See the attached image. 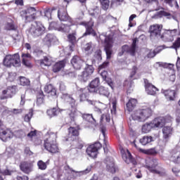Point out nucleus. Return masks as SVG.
<instances>
[{"instance_id":"1","label":"nucleus","mask_w":180,"mask_h":180,"mask_svg":"<svg viewBox=\"0 0 180 180\" xmlns=\"http://www.w3.org/2000/svg\"><path fill=\"white\" fill-rule=\"evenodd\" d=\"M152 116L153 110L150 107L146 106L135 110L131 114L133 120H136L137 122H146V120H148Z\"/></svg>"},{"instance_id":"2","label":"nucleus","mask_w":180,"mask_h":180,"mask_svg":"<svg viewBox=\"0 0 180 180\" xmlns=\"http://www.w3.org/2000/svg\"><path fill=\"white\" fill-rule=\"evenodd\" d=\"M44 148L51 154L60 153L56 134L51 132L49 134V136L44 141Z\"/></svg>"},{"instance_id":"3","label":"nucleus","mask_w":180,"mask_h":180,"mask_svg":"<svg viewBox=\"0 0 180 180\" xmlns=\"http://www.w3.org/2000/svg\"><path fill=\"white\" fill-rule=\"evenodd\" d=\"M145 168L151 172V174H156L160 176H164L165 175V169L158 164V160L152 159L149 163L146 165Z\"/></svg>"},{"instance_id":"4","label":"nucleus","mask_w":180,"mask_h":180,"mask_svg":"<svg viewBox=\"0 0 180 180\" xmlns=\"http://www.w3.org/2000/svg\"><path fill=\"white\" fill-rule=\"evenodd\" d=\"M28 32L32 37H40L46 33V27L41 22H34L29 28Z\"/></svg>"},{"instance_id":"5","label":"nucleus","mask_w":180,"mask_h":180,"mask_svg":"<svg viewBox=\"0 0 180 180\" xmlns=\"http://www.w3.org/2000/svg\"><path fill=\"white\" fill-rule=\"evenodd\" d=\"M58 18L60 22H67L65 26L70 30L71 26H74V20L67 12V8L65 7L60 8L58 11Z\"/></svg>"},{"instance_id":"6","label":"nucleus","mask_w":180,"mask_h":180,"mask_svg":"<svg viewBox=\"0 0 180 180\" xmlns=\"http://www.w3.org/2000/svg\"><path fill=\"white\" fill-rule=\"evenodd\" d=\"M5 67H19L20 65V56L19 53L6 55L3 60Z\"/></svg>"},{"instance_id":"7","label":"nucleus","mask_w":180,"mask_h":180,"mask_svg":"<svg viewBox=\"0 0 180 180\" xmlns=\"http://www.w3.org/2000/svg\"><path fill=\"white\" fill-rule=\"evenodd\" d=\"M79 25L81 26H84L86 29L85 32L82 34L80 39L91 35L94 37H96V36H97L96 31H95V30L94 29V26H95V22L92 19H91L89 21H82L79 22Z\"/></svg>"},{"instance_id":"8","label":"nucleus","mask_w":180,"mask_h":180,"mask_svg":"<svg viewBox=\"0 0 180 180\" xmlns=\"http://www.w3.org/2000/svg\"><path fill=\"white\" fill-rule=\"evenodd\" d=\"M13 137V132L4 124V121L0 119V140L8 141Z\"/></svg>"},{"instance_id":"9","label":"nucleus","mask_w":180,"mask_h":180,"mask_svg":"<svg viewBox=\"0 0 180 180\" xmlns=\"http://www.w3.org/2000/svg\"><path fill=\"white\" fill-rule=\"evenodd\" d=\"M18 92V86H8L7 88L2 91L0 96L1 101H5V99H10L13 98Z\"/></svg>"},{"instance_id":"10","label":"nucleus","mask_w":180,"mask_h":180,"mask_svg":"<svg viewBox=\"0 0 180 180\" xmlns=\"http://www.w3.org/2000/svg\"><path fill=\"white\" fill-rule=\"evenodd\" d=\"M37 15V11L34 7H29L26 10L20 11L21 16H25V21L33 22L36 19Z\"/></svg>"},{"instance_id":"11","label":"nucleus","mask_w":180,"mask_h":180,"mask_svg":"<svg viewBox=\"0 0 180 180\" xmlns=\"http://www.w3.org/2000/svg\"><path fill=\"white\" fill-rule=\"evenodd\" d=\"M120 150L122 158L124 160L126 164H132L133 165H137V161L136 160V158H134L133 155H131V153H130V150H129V149L120 148Z\"/></svg>"},{"instance_id":"12","label":"nucleus","mask_w":180,"mask_h":180,"mask_svg":"<svg viewBox=\"0 0 180 180\" xmlns=\"http://www.w3.org/2000/svg\"><path fill=\"white\" fill-rule=\"evenodd\" d=\"M101 148H102V144L99 142H96L88 146L86 150V153L89 157H91V158H96L98 154V151H99Z\"/></svg>"},{"instance_id":"13","label":"nucleus","mask_w":180,"mask_h":180,"mask_svg":"<svg viewBox=\"0 0 180 180\" xmlns=\"http://www.w3.org/2000/svg\"><path fill=\"white\" fill-rule=\"evenodd\" d=\"M104 43V50L105 51L107 60H110L113 53V50L112 49L113 47V39L110 37H107L105 38Z\"/></svg>"},{"instance_id":"14","label":"nucleus","mask_w":180,"mask_h":180,"mask_svg":"<svg viewBox=\"0 0 180 180\" xmlns=\"http://www.w3.org/2000/svg\"><path fill=\"white\" fill-rule=\"evenodd\" d=\"M95 69L93 65H89L85 68L82 75L79 77V79L81 82H86L89 79V77L94 74Z\"/></svg>"},{"instance_id":"15","label":"nucleus","mask_w":180,"mask_h":180,"mask_svg":"<svg viewBox=\"0 0 180 180\" xmlns=\"http://www.w3.org/2000/svg\"><path fill=\"white\" fill-rule=\"evenodd\" d=\"M79 130H81V127L79 126L76 127H70L68 128V139L70 141H75V140H78L79 139Z\"/></svg>"},{"instance_id":"16","label":"nucleus","mask_w":180,"mask_h":180,"mask_svg":"<svg viewBox=\"0 0 180 180\" xmlns=\"http://www.w3.org/2000/svg\"><path fill=\"white\" fill-rule=\"evenodd\" d=\"M176 34H178V30H167L162 35H161V39H162L164 41H174V39Z\"/></svg>"},{"instance_id":"17","label":"nucleus","mask_w":180,"mask_h":180,"mask_svg":"<svg viewBox=\"0 0 180 180\" xmlns=\"http://www.w3.org/2000/svg\"><path fill=\"white\" fill-rule=\"evenodd\" d=\"M162 30V25L155 24L150 26L149 33L150 37H160L161 36V32Z\"/></svg>"},{"instance_id":"18","label":"nucleus","mask_w":180,"mask_h":180,"mask_svg":"<svg viewBox=\"0 0 180 180\" xmlns=\"http://www.w3.org/2000/svg\"><path fill=\"white\" fill-rule=\"evenodd\" d=\"M145 84V91L148 95H157V92H158V88L155 87L153 84H152L150 81L147 79H144Z\"/></svg>"},{"instance_id":"19","label":"nucleus","mask_w":180,"mask_h":180,"mask_svg":"<svg viewBox=\"0 0 180 180\" xmlns=\"http://www.w3.org/2000/svg\"><path fill=\"white\" fill-rule=\"evenodd\" d=\"M101 86V79L99 77H96L90 82L88 85V91L90 94H94L96 92L99 86Z\"/></svg>"},{"instance_id":"20","label":"nucleus","mask_w":180,"mask_h":180,"mask_svg":"<svg viewBox=\"0 0 180 180\" xmlns=\"http://www.w3.org/2000/svg\"><path fill=\"white\" fill-rule=\"evenodd\" d=\"M155 129H162L167 124V118L165 117H158L152 120Z\"/></svg>"},{"instance_id":"21","label":"nucleus","mask_w":180,"mask_h":180,"mask_svg":"<svg viewBox=\"0 0 180 180\" xmlns=\"http://www.w3.org/2000/svg\"><path fill=\"white\" fill-rule=\"evenodd\" d=\"M106 165V170L110 174H116V166L115 165V160L112 158H106L105 160Z\"/></svg>"},{"instance_id":"22","label":"nucleus","mask_w":180,"mask_h":180,"mask_svg":"<svg viewBox=\"0 0 180 180\" xmlns=\"http://www.w3.org/2000/svg\"><path fill=\"white\" fill-rule=\"evenodd\" d=\"M57 41V37L52 34H48L43 39L44 46L46 47H51L52 44H54Z\"/></svg>"},{"instance_id":"23","label":"nucleus","mask_w":180,"mask_h":180,"mask_svg":"<svg viewBox=\"0 0 180 180\" xmlns=\"http://www.w3.org/2000/svg\"><path fill=\"white\" fill-rule=\"evenodd\" d=\"M70 63L75 70H81L82 68V64H84V60L78 56H75Z\"/></svg>"},{"instance_id":"24","label":"nucleus","mask_w":180,"mask_h":180,"mask_svg":"<svg viewBox=\"0 0 180 180\" xmlns=\"http://www.w3.org/2000/svg\"><path fill=\"white\" fill-rule=\"evenodd\" d=\"M32 168H33V164L27 161L21 162L20 164V169L24 174H29L32 172Z\"/></svg>"},{"instance_id":"25","label":"nucleus","mask_w":180,"mask_h":180,"mask_svg":"<svg viewBox=\"0 0 180 180\" xmlns=\"http://www.w3.org/2000/svg\"><path fill=\"white\" fill-rule=\"evenodd\" d=\"M49 27L51 29H54L55 30H58V32H68L70 30L68 27H66L65 24L62 23L60 25H58V22L56 21H52Z\"/></svg>"},{"instance_id":"26","label":"nucleus","mask_w":180,"mask_h":180,"mask_svg":"<svg viewBox=\"0 0 180 180\" xmlns=\"http://www.w3.org/2000/svg\"><path fill=\"white\" fill-rule=\"evenodd\" d=\"M162 94L167 101H175V98H176V91L175 90H163Z\"/></svg>"},{"instance_id":"27","label":"nucleus","mask_w":180,"mask_h":180,"mask_svg":"<svg viewBox=\"0 0 180 180\" xmlns=\"http://www.w3.org/2000/svg\"><path fill=\"white\" fill-rule=\"evenodd\" d=\"M65 59L56 62L52 67L53 72H60L65 67Z\"/></svg>"},{"instance_id":"28","label":"nucleus","mask_w":180,"mask_h":180,"mask_svg":"<svg viewBox=\"0 0 180 180\" xmlns=\"http://www.w3.org/2000/svg\"><path fill=\"white\" fill-rule=\"evenodd\" d=\"M137 99L136 98H130L129 101L127 103V110L128 112H133L134 109H136V106H137Z\"/></svg>"},{"instance_id":"29","label":"nucleus","mask_w":180,"mask_h":180,"mask_svg":"<svg viewBox=\"0 0 180 180\" xmlns=\"http://www.w3.org/2000/svg\"><path fill=\"white\" fill-rule=\"evenodd\" d=\"M44 92L48 94V96H56L57 95V90L51 84H48L44 87Z\"/></svg>"},{"instance_id":"30","label":"nucleus","mask_w":180,"mask_h":180,"mask_svg":"<svg viewBox=\"0 0 180 180\" xmlns=\"http://www.w3.org/2000/svg\"><path fill=\"white\" fill-rule=\"evenodd\" d=\"M172 127L169 126H165L162 128L163 139H165V140H168L169 137H171V135L172 134Z\"/></svg>"},{"instance_id":"31","label":"nucleus","mask_w":180,"mask_h":180,"mask_svg":"<svg viewBox=\"0 0 180 180\" xmlns=\"http://www.w3.org/2000/svg\"><path fill=\"white\" fill-rule=\"evenodd\" d=\"M94 94H98L101 96H106L107 98L110 94L109 89L103 86H100Z\"/></svg>"},{"instance_id":"32","label":"nucleus","mask_w":180,"mask_h":180,"mask_svg":"<svg viewBox=\"0 0 180 180\" xmlns=\"http://www.w3.org/2000/svg\"><path fill=\"white\" fill-rule=\"evenodd\" d=\"M153 129H155L154 125L153 124V121H150L142 125L141 131H142V133L147 134V133H150V131H151Z\"/></svg>"},{"instance_id":"33","label":"nucleus","mask_w":180,"mask_h":180,"mask_svg":"<svg viewBox=\"0 0 180 180\" xmlns=\"http://www.w3.org/2000/svg\"><path fill=\"white\" fill-rule=\"evenodd\" d=\"M137 41H138L137 38L134 39L132 44L131 45V46H129V49L128 51V54H130V56H132L133 57H134V56H136V49L137 47Z\"/></svg>"},{"instance_id":"34","label":"nucleus","mask_w":180,"mask_h":180,"mask_svg":"<svg viewBox=\"0 0 180 180\" xmlns=\"http://www.w3.org/2000/svg\"><path fill=\"white\" fill-rule=\"evenodd\" d=\"M68 115L70 122H75V119L78 117V111L75 108H72L71 110H68Z\"/></svg>"},{"instance_id":"35","label":"nucleus","mask_w":180,"mask_h":180,"mask_svg":"<svg viewBox=\"0 0 180 180\" xmlns=\"http://www.w3.org/2000/svg\"><path fill=\"white\" fill-rule=\"evenodd\" d=\"M152 141H154V139L151 136H144L139 140V143H141L142 146H147L150 144V143H152Z\"/></svg>"},{"instance_id":"36","label":"nucleus","mask_w":180,"mask_h":180,"mask_svg":"<svg viewBox=\"0 0 180 180\" xmlns=\"http://www.w3.org/2000/svg\"><path fill=\"white\" fill-rule=\"evenodd\" d=\"M44 98H46L44 93L41 90H39L37 94V105L44 103Z\"/></svg>"},{"instance_id":"37","label":"nucleus","mask_w":180,"mask_h":180,"mask_svg":"<svg viewBox=\"0 0 180 180\" xmlns=\"http://www.w3.org/2000/svg\"><path fill=\"white\" fill-rule=\"evenodd\" d=\"M80 91H82V94L79 95L80 101L85 102V101H88L89 92H87L86 89H81Z\"/></svg>"},{"instance_id":"38","label":"nucleus","mask_w":180,"mask_h":180,"mask_svg":"<svg viewBox=\"0 0 180 180\" xmlns=\"http://www.w3.org/2000/svg\"><path fill=\"white\" fill-rule=\"evenodd\" d=\"M40 62V65L44 67H50L51 65V61L47 56H44L43 59L39 60Z\"/></svg>"},{"instance_id":"39","label":"nucleus","mask_w":180,"mask_h":180,"mask_svg":"<svg viewBox=\"0 0 180 180\" xmlns=\"http://www.w3.org/2000/svg\"><path fill=\"white\" fill-rule=\"evenodd\" d=\"M46 113L49 116L51 117H53L54 116H57L58 113H60V110L57 109L56 108H50L46 111Z\"/></svg>"},{"instance_id":"40","label":"nucleus","mask_w":180,"mask_h":180,"mask_svg":"<svg viewBox=\"0 0 180 180\" xmlns=\"http://www.w3.org/2000/svg\"><path fill=\"white\" fill-rule=\"evenodd\" d=\"M75 33L69 34L68 35V40L72 46L77 43V37Z\"/></svg>"},{"instance_id":"41","label":"nucleus","mask_w":180,"mask_h":180,"mask_svg":"<svg viewBox=\"0 0 180 180\" xmlns=\"http://www.w3.org/2000/svg\"><path fill=\"white\" fill-rule=\"evenodd\" d=\"M101 133L104 137V145H103V150L104 152L106 153V151H108V142L105 140L106 138V129H105L104 127H102L101 129Z\"/></svg>"},{"instance_id":"42","label":"nucleus","mask_w":180,"mask_h":180,"mask_svg":"<svg viewBox=\"0 0 180 180\" xmlns=\"http://www.w3.org/2000/svg\"><path fill=\"white\" fill-rule=\"evenodd\" d=\"M20 84L22 86H29L30 85V80L25 77H20Z\"/></svg>"},{"instance_id":"43","label":"nucleus","mask_w":180,"mask_h":180,"mask_svg":"<svg viewBox=\"0 0 180 180\" xmlns=\"http://www.w3.org/2000/svg\"><path fill=\"white\" fill-rule=\"evenodd\" d=\"M37 165L41 171H45V169H47V163L44 162L43 160H39Z\"/></svg>"},{"instance_id":"44","label":"nucleus","mask_w":180,"mask_h":180,"mask_svg":"<svg viewBox=\"0 0 180 180\" xmlns=\"http://www.w3.org/2000/svg\"><path fill=\"white\" fill-rule=\"evenodd\" d=\"M84 50L86 54H92V42L86 44Z\"/></svg>"},{"instance_id":"45","label":"nucleus","mask_w":180,"mask_h":180,"mask_svg":"<svg viewBox=\"0 0 180 180\" xmlns=\"http://www.w3.org/2000/svg\"><path fill=\"white\" fill-rule=\"evenodd\" d=\"M100 3L101 4L102 8L104 11L109 9V5L110 4V1L109 0H100Z\"/></svg>"},{"instance_id":"46","label":"nucleus","mask_w":180,"mask_h":180,"mask_svg":"<svg viewBox=\"0 0 180 180\" xmlns=\"http://www.w3.org/2000/svg\"><path fill=\"white\" fill-rule=\"evenodd\" d=\"M82 117L84 120H86V122H92L94 120V122H96L95 119H94V117L92 116V114H82Z\"/></svg>"},{"instance_id":"47","label":"nucleus","mask_w":180,"mask_h":180,"mask_svg":"<svg viewBox=\"0 0 180 180\" xmlns=\"http://www.w3.org/2000/svg\"><path fill=\"white\" fill-rule=\"evenodd\" d=\"M172 49L178 51V49H180V37H177L174 42L172 44Z\"/></svg>"},{"instance_id":"48","label":"nucleus","mask_w":180,"mask_h":180,"mask_svg":"<svg viewBox=\"0 0 180 180\" xmlns=\"http://www.w3.org/2000/svg\"><path fill=\"white\" fill-rule=\"evenodd\" d=\"M172 161L174 162V164H180V151L178 155H172Z\"/></svg>"},{"instance_id":"49","label":"nucleus","mask_w":180,"mask_h":180,"mask_svg":"<svg viewBox=\"0 0 180 180\" xmlns=\"http://www.w3.org/2000/svg\"><path fill=\"white\" fill-rule=\"evenodd\" d=\"M165 4H168L169 6H176V8H179V6L178 5V2H176V0H164Z\"/></svg>"},{"instance_id":"50","label":"nucleus","mask_w":180,"mask_h":180,"mask_svg":"<svg viewBox=\"0 0 180 180\" xmlns=\"http://www.w3.org/2000/svg\"><path fill=\"white\" fill-rule=\"evenodd\" d=\"M158 16H159V18H168L169 16H171V13L165 11H160L158 13Z\"/></svg>"},{"instance_id":"51","label":"nucleus","mask_w":180,"mask_h":180,"mask_svg":"<svg viewBox=\"0 0 180 180\" xmlns=\"http://www.w3.org/2000/svg\"><path fill=\"white\" fill-rule=\"evenodd\" d=\"M7 79L9 82H13L16 79V72H9Z\"/></svg>"},{"instance_id":"52","label":"nucleus","mask_w":180,"mask_h":180,"mask_svg":"<svg viewBox=\"0 0 180 180\" xmlns=\"http://www.w3.org/2000/svg\"><path fill=\"white\" fill-rule=\"evenodd\" d=\"M146 154H148V155H157L158 152L155 150V148H154L147 150Z\"/></svg>"},{"instance_id":"53","label":"nucleus","mask_w":180,"mask_h":180,"mask_svg":"<svg viewBox=\"0 0 180 180\" xmlns=\"http://www.w3.org/2000/svg\"><path fill=\"white\" fill-rule=\"evenodd\" d=\"M94 57L98 60V61H102V51H96Z\"/></svg>"},{"instance_id":"54","label":"nucleus","mask_w":180,"mask_h":180,"mask_svg":"<svg viewBox=\"0 0 180 180\" xmlns=\"http://www.w3.org/2000/svg\"><path fill=\"white\" fill-rule=\"evenodd\" d=\"M33 117V112H30L29 113L26 114L24 117V121L29 123L30 122L32 117Z\"/></svg>"},{"instance_id":"55","label":"nucleus","mask_w":180,"mask_h":180,"mask_svg":"<svg viewBox=\"0 0 180 180\" xmlns=\"http://www.w3.org/2000/svg\"><path fill=\"white\" fill-rule=\"evenodd\" d=\"M108 67H109V60L105 61L103 63L100 65L98 66V70H99V71H101V70H103L105 68H108Z\"/></svg>"},{"instance_id":"56","label":"nucleus","mask_w":180,"mask_h":180,"mask_svg":"<svg viewBox=\"0 0 180 180\" xmlns=\"http://www.w3.org/2000/svg\"><path fill=\"white\" fill-rule=\"evenodd\" d=\"M27 136L32 140L33 137H36V136H37V130L31 131Z\"/></svg>"},{"instance_id":"57","label":"nucleus","mask_w":180,"mask_h":180,"mask_svg":"<svg viewBox=\"0 0 180 180\" xmlns=\"http://www.w3.org/2000/svg\"><path fill=\"white\" fill-rule=\"evenodd\" d=\"M124 0H112L111 1V6H119L123 2Z\"/></svg>"},{"instance_id":"58","label":"nucleus","mask_w":180,"mask_h":180,"mask_svg":"<svg viewBox=\"0 0 180 180\" xmlns=\"http://www.w3.org/2000/svg\"><path fill=\"white\" fill-rule=\"evenodd\" d=\"M24 154H25L26 155H29L30 157L31 155H33V152L30 150V148L25 147L24 149Z\"/></svg>"},{"instance_id":"59","label":"nucleus","mask_w":180,"mask_h":180,"mask_svg":"<svg viewBox=\"0 0 180 180\" xmlns=\"http://www.w3.org/2000/svg\"><path fill=\"white\" fill-rule=\"evenodd\" d=\"M101 75L104 81V79H106L108 77H109V73H108V71L103 70L101 72Z\"/></svg>"},{"instance_id":"60","label":"nucleus","mask_w":180,"mask_h":180,"mask_svg":"<svg viewBox=\"0 0 180 180\" xmlns=\"http://www.w3.org/2000/svg\"><path fill=\"white\" fill-rule=\"evenodd\" d=\"M22 60H32V55L30 53H22Z\"/></svg>"},{"instance_id":"61","label":"nucleus","mask_w":180,"mask_h":180,"mask_svg":"<svg viewBox=\"0 0 180 180\" xmlns=\"http://www.w3.org/2000/svg\"><path fill=\"white\" fill-rule=\"evenodd\" d=\"M104 81H105L109 86L113 89V81H112L111 78L107 77L106 79H104Z\"/></svg>"},{"instance_id":"62","label":"nucleus","mask_w":180,"mask_h":180,"mask_svg":"<svg viewBox=\"0 0 180 180\" xmlns=\"http://www.w3.org/2000/svg\"><path fill=\"white\" fill-rule=\"evenodd\" d=\"M129 45H123L122 46V54L124 53H127L129 54Z\"/></svg>"},{"instance_id":"63","label":"nucleus","mask_w":180,"mask_h":180,"mask_svg":"<svg viewBox=\"0 0 180 180\" xmlns=\"http://www.w3.org/2000/svg\"><path fill=\"white\" fill-rule=\"evenodd\" d=\"M11 112L12 115H20V113H22V109L14 108L11 110Z\"/></svg>"},{"instance_id":"64","label":"nucleus","mask_w":180,"mask_h":180,"mask_svg":"<svg viewBox=\"0 0 180 180\" xmlns=\"http://www.w3.org/2000/svg\"><path fill=\"white\" fill-rule=\"evenodd\" d=\"M16 179L17 180H29V176L26 175L17 176Z\"/></svg>"}]
</instances>
